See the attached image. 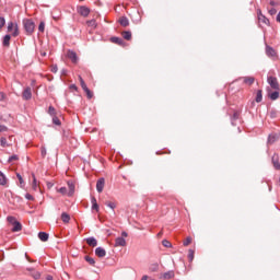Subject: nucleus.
<instances>
[{
	"instance_id": "f704fd0d",
	"label": "nucleus",
	"mask_w": 280,
	"mask_h": 280,
	"mask_svg": "<svg viewBox=\"0 0 280 280\" xmlns=\"http://www.w3.org/2000/svg\"><path fill=\"white\" fill-rule=\"evenodd\" d=\"M57 191L62 196H69V192H67V187H61Z\"/></svg>"
},
{
	"instance_id": "ddd939ff",
	"label": "nucleus",
	"mask_w": 280,
	"mask_h": 280,
	"mask_svg": "<svg viewBox=\"0 0 280 280\" xmlns=\"http://www.w3.org/2000/svg\"><path fill=\"white\" fill-rule=\"evenodd\" d=\"M95 256L96 257H106V249H104L103 247H97L95 249Z\"/></svg>"
},
{
	"instance_id": "0eeeda50",
	"label": "nucleus",
	"mask_w": 280,
	"mask_h": 280,
	"mask_svg": "<svg viewBox=\"0 0 280 280\" xmlns=\"http://www.w3.org/2000/svg\"><path fill=\"white\" fill-rule=\"evenodd\" d=\"M68 58H69V60H71V62H73L74 65L78 62V54H75V51H73V50H69V51H68Z\"/></svg>"
},
{
	"instance_id": "cd10ccee",
	"label": "nucleus",
	"mask_w": 280,
	"mask_h": 280,
	"mask_svg": "<svg viewBox=\"0 0 280 280\" xmlns=\"http://www.w3.org/2000/svg\"><path fill=\"white\" fill-rule=\"evenodd\" d=\"M84 259L88 261V264H90V266H95V259L93 257L85 256Z\"/></svg>"
},
{
	"instance_id": "69168bd1",
	"label": "nucleus",
	"mask_w": 280,
	"mask_h": 280,
	"mask_svg": "<svg viewBox=\"0 0 280 280\" xmlns=\"http://www.w3.org/2000/svg\"><path fill=\"white\" fill-rule=\"evenodd\" d=\"M46 280H54V277L52 276H47Z\"/></svg>"
},
{
	"instance_id": "1a4fd4ad",
	"label": "nucleus",
	"mask_w": 280,
	"mask_h": 280,
	"mask_svg": "<svg viewBox=\"0 0 280 280\" xmlns=\"http://www.w3.org/2000/svg\"><path fill=\"white\" fill-rule=\"evenodd\" d=\"M174 277H176V273L174 272V270H170V271L164 272L162 275L161 279L170 280V279H174Z\"/></svg>"
},
{
	"instance_id": "58836bf2",
	"label": "nucleus",
	"mask_w": 280,
	"mask_h": 280,
	"mask_svg": "<svg viewBox=\"0 0 280 280\" xmlns=\"http://www.w3.org/2000/svg\"><path fill=\"white\" fill-rule=\"evenodd\" d=\"M83 91H84V93H86V96L89 100H91L93 97V92H91V90L89 88Z\"/></svg>"
},
{
	"instance_id": "a211bd4d",
	"label": "nucleus",
	"mask_w": 280,
	"mask_h": 280,
	"mask_svg": "<svg viewBox=\"0 0 280 280\" xmlns=\"http://www.w3.org/2000/svg\"><path fill=\"white\" fill-rule=\"evenodd\" d=\"M243 82H244V84H248L250 86L252 84H255V78H253V77H244L243 78Z\"/></svg>"
},
{
	"instance_id": "6e6552de",
	"label": "nucleus",
	"mask_w": 280,
	"mask_h": 280,
	"mask_svg": "<svg viewBox=\"0 0 280 280\" xmlns=\"http://www.w3.org/2000/svg\"><path fill=\"white\" fill-rule=\"evenodd\" d=\"M68 196L71 198V196H73V194H75V184H73V182L69 180L68 182Z\"/></svg>"
},
{
	"instance_id": "de8ad7c7",
	"label": "nucleus",
	"mask_w": 280,
	"mask_h": 280,
	"mask_svg": "<svg viewBox=\"0 0 280 280\" xmlns=\"http://www.w3.org/2000/svg\"><path fill=\"white\" fill-rule=\"evenodd\" d=\"M5 26V18H0V30Z\"/></svg>"
},
{
	"instance_id": "4d7b16f0",
	"label": "nucleus",
	"mask_w": 280,
	"mask_h": 280,
	"mask_svg": "<svg viewBox=\"0 0 280 280\" xmlns=\"http://www.w3.org/2000/svg\"><path fill=\"white\" fill-rule=\"evenodd\" d=\"M70 90L71 91H78V85L77 84H71Z\"/></svg>"
},
{
	"instance_id": "603ef678",
	"label": "nucleus",
	"mask_w": 280,
	"mask_h": 280,
	"mask_svg": "<svg viewBox=\"0 0 280 280\" xmlns=\"http://www.w3.org/2000/svg\"><path fill=\"white\" fill-rule=\"evenodd\" d=\"M92 211H100V205L93 203L92 205Z\"/></svg>"
},
{
	"instance_id": "a18cd8bd",
	"label": "nucleus",
	"mask_w": 280,
	"mask_h": 280,
	"mask_svg": "<svg viewBox=\"0 0 280 280\" xmlns=\"http://www.w3.org/2000/svg\"><path fill=\"white\" fill-rule=\"evenodd\" d=\"M33 176V189L36 191L38 185L36 184V175H32Z\"/></svg>"
},
{
	"instance_id": "7ed1b4c3",
	"label": "nucleus",
	"mask_w": 280,
	"mask_h": 280,
	"mask_svg": "<svg viewBox=\"0 0 280 280\" xmlns=\"http://www.w3.org/2000/svg\"><path fill=\"white\" fill-rule=\"evenodd\" d=\"M257 16L259 23H262L264 25H270V20H268L266 15L261 14V10H257Z\"/></svg>"
},
{
	"instance_id": "423d86ee",
	"label": "nucleus",
	"mask_w": 280,
	"mask_h": 280,
	"mask_svg": "<svg viewBox=\"0 0 280 280\" xmlns=\"http://www.w3.org/2000/svg\"><path fill=\"white\" fill-rule=\"evenodd\" d=\"M78 12L81 14V16H89V14H91V9L82 5L78 8Z\"/></svg>"
},
{
	"instance_id": "bb28decb",
	"label": "nucleus",
	"mask_w": 280,
	"mask_h": 280,
	"mask_svg": "<svg viewBox=\"0 0 280 280\" xmlns=\"http://www.w3.org/2000/svg\"><path fill=\"white\" fill-rule=\"evenodd\" d=\"M16 178L20 182V187L23 189V187H25V182L23 180V176H21V174H16Z\"/></svg>"
},
{
	"instance_id": "aec40b11",
	"label": "nucleus",
	"mask_w": 280,
	"mask_h": 280,
	"mask_svg": "<svg viewBox=\"0 0 280 280\" xmlns=\"http://www.w3.org/2000/svg\"><path fill=\"white\" fill-rule=\"evenodd\" d=\"M0 185L5 186L8 185V177H5V174L0 171Z\"/></svg>"
},
{
	"instance_id": "e2e57ef3",
	"label": "nucleus",
	"mask_w": 280,
	"mask_h": 280,
	"mask_svg": "<svg viewBox=\"0 0 280 280\" xmlns=\"http://www.w3.org/2000/svg\"><path fill=\"white\" fill-rule=\"evenodd\" d=\"M276 21H277L278 23H280V11H279V13L277 14Z\"/></svg>"
},
{
	"instance_id": "473e14b6",
	"label": "nucleus",
	"mask_w": 280,
	"mask_h": 280,
	"mask_svg": "<svg viewBox=\"0 0 280 280\" xmlns=\"http://www.w3.org/2000/svg\"><path fill=\"white\" fill-rule=\"evenodd\" d=\"M52 124H55V126H61L62 122L58 116H52Z\"/></svg>"
},
{
	"instance_id": "6ab92c4d",
	"label": "nucleus",
	"mask_w": 280,
	"mask_h": 280,
	"mask_svg": "<svg viewBox=\"0 0 280 280\" xmlns=\"http://www.w3.org/2000/svg\"><path fill=\"white\" fill-rule=\"evenodd\" d=\"M121 36H122V38H124L125 40H131V38H132V33H131L130 31H124V32L121 33Z\"/></svg>"
},
{
	"instance_id": "a878e982",
	"label": "nucleus",
	"mask_w": 280,
	"mask_h": 280,
	"mask_svg": "<svg viewBox=\"0 0 280 280\" xmlns=\"http://www.w3.org/2000/svg\"><path fill=\"white\" fill-rule=\"evenodd\" d=\"M0 145L1 148H8L10 144H8V139L4 137L0 138Z\"/></svg>"
},
{
	"instance_id": "7c9ffc66",
	"label": "nucleus",
	"mask_w": 280,
	"mask_h": 280,
	"mask_svg": "<svg viewBox=\"0 0 280 280\" xmlns=\"http://www.w3.org/2000/svg\"><path fill=\"white\" fill-rule=\"evenodd\" d=\"M236 119H240V113L235 112L232 116V126H235Z\"/></svg>"
},
{
	"instance_id": "ea45409f",
	"label": "nucleus",
	"mask_w": 280,
	"mask_h": 280,
	"mask_svg": "<svg viewBox=\"0 0 280 280\" xmlns=\"http://www.w3.org/2000/svg\"><path fill=\"white\" fill-rule=\"evenodd\" d=\"M7 220H8L9 224H12V225L18 222L16 218H14V217H8Z\"/></svg>"
},
{
	"instance_id": "13d9d810",
	"label": "nucleus",
	"mask_w": 280,
	"mask_h": 280,
	"mask_svg": "<svg viewBox=\"0 0 280 280\" xmlns=\"http://www.w3.org/2000/svg\"><path fill=\"white\" fill-rule=\"evenodd\" d=\"M26 200H34V196L26 194L25 195Z\"/></svg>"
},
{
	"instance_id": "052dcab7",
	"label": "nucleus",
	"mask_w": 280,
	"mask_h": 280,
	"mask_svg": "<svg viewBox=\"0 0 280 280\" xmlns=\"http://www.w3.org/2000/svg\"><path fill=\"white\" fill-rule=\"evenodd\" d=\"M5 100V94L3 92H0V102H3Z\"/></svg>"
},
{
	"instance_id": "338daca9",
	"label": "nucleus",
	"mask_w": 280,
	"mask_h": 280,
	"mask_svg": "<svg viewBox=\"0 0 280 280\" xmlns=\"http://www.w3.org/2000/svg\"><path fill=\"white\" fill-rule=\"evenodd\" d=\"M40 56L43 57V58H45V56H47V52H40Z\"/></svg>"
},
{
	"instance_id": "b1692460",
	"label": "nucleus",
	"mask_w": 280,
	"mask_h": 280,
	"mask_svg": "<svg viewBox=\"0 0 280 280\" xmlns=\"http://www.w3.org/2000/svg\"><path fill=\"white\" fill-rule=\"evenodd\" d=\"M110 40L115 43V45H124L121 37H112Z\"/></svg>"
},
{
	"instance_id": "0e129e2a",
	"label": "nucleus",
	"mask_w": 280,
	"mask_h": 280,
	"mask_svg": "<svg viewBox=\"0 0 280 280\" xmlns=\"http://www.w3.org/2000/svg\"><path fill=\"white\" fill-rule=\"evenodd\" d=\"M128 236V232H121V236L120 237H127Z\"/></svg>"
},
{
	"instance_id": "412c9836",
	"label": "nucleus",
	"mask_w": 280,
	"mask_h": 280,
	"mask_svg": "<svg viewBox=\"0 0 280 280\" xmlns=\"http://www.w3.org/2000/svg\"><path fill=\"white\" fill-rule=\"evenodd\" d=\"M11 36L10 35H5L4 37H3V42H2V45H3V47H10V40H11Z\"/></svg>"
},
{
	"instance_id": "37998d69",
	"label": "nucleus",
	"mask_w": 280,
	"mask_h": 280,
	"mask_svg": "<svg viewBox=\"0 0 280 280\" xmlns=\"http://www.w3.org/2000/svg\"><path fill=\"white\" fill-rule=\"evenodd\" d=\"M38 32H45V22H40L38 25Z\"/></svg>"
},
{
	"instance_id": "4c0bfd02",
	"label": "nucleus",
	"mask_w": 280,
	"mask_h": 280,
	"mask_svg": "<svg viewBox=\"0 0 280 280\" xmlns=\"http://www.w3.org/2000/svg\"><path fill=\"white\" fill-rule=\"evenodd\" d=\"M275 141H277V136H275V135H269V137H268V143H275Z\"/></svg>"
},
{
	"instance_id": "9b49d317",
	"label": "nucleus",
	"mask_w": 280,
	"mask_h": 280,
	"mask_svg": "<svg viewBox=\"0 0 280 280\" xmlns=\"http://www.w3.org/2000/svg\"><path fill=\"white\" fill-rule=\"evenodd\" d=\"M266 55L269 56V58H275V56H277V51H275V48L267 46Z\"/></svg>"
},
{
	"instance_id": "20e7f679",
	"label": "nucleus",
	"mask_w": 280,
	"mask_h": 280,
	"mask_svg": "<svg viewBox=\"0 0 280 280\" xmlns=\"http://www.w3.org/2000/svg\"><path fill=\"white\" fill-rule=\"evenodd\" d=\"M104 185H106V179H104L103 177L98 178V180L96 182V190L98 191V194H102V191H104Z\"/></svg>"
},
{
	"instance_id": "e433bc0d",
	"label": "nucleus",
	"mask_w": 280,
	"mask_h": 280,
	"mask_svg": "<svg viewBox=\"0 0 280 280\" xmlns=\"http://www.w3.org/2000/svg\"><path fill=\"white\" fill-rule=\"evenodd\" d=\"M12 36L16 37L19 36V25L15 24L14 28L11 32Z\"/></svg>"
},
{
	"instance_id": "79ce46f5",
	"label": "nucleus",
	"mask_w": 280,
	"mask_h": 280,
	"mask_svg": "<svg viewBox=\"0 0 280 280\" xmlns=\"http://www.w3.org/2000/svg\"><path fill=\"white\" fill-rule=\"evenodd\" d=\"M40 154H42L43 159H45V156H47V149L45 147L40 148Z\"/></svg>"
},
{
	"instance_id": "5fc2aeb1",
	"label": "nucleus",
	"mask_w": 280,
	"mask_h": 280,
	"mask_svg": "<svg viewBox=\"0 0 280 280\" xmlns=\"http://www.w3.org/2000/svg\"><path fill=\"white\" fill-rule=\"evenodd\" d=\"M0 132H8L5 125H0Z\"/></svg>"
},
{
	"instance_id": "8fccbe9b",
	"label": "nucleus",
	"mask_w": 280,
	"mask_h": 280,
	"mask_svg": "<svg viewBox=\"0 0 280 280\" xmlns=\"http://www.w3.org/2000/svg\"><path fill=\"white\" fill-rule=\"evenodd\" d=\"M189 244H191V237H187L185 241H184V246H189Z\"/></svg>"
},
{
	"instance_id": "f8f14e48",
	"label": "nucleus",
	"mask_w": 280,
	"mask_h": 280,
	"mask_svg": "<svg viewBox=\"0 0 280 280\" xmlns=\"http://www.w3.org/2000/svg\"><path fill=\"white\" fill-rule=\"evenodd\" d=\"M118 23H119L122 27H128V25H130V21H129L126 16L119 18Z\"/></svg>"
},
{
	"instance_id": "a19ab883",
	"label": "nucleus",
	"mask_w": 280,
	"mask_h": 280,
	"mask_svg": "<svg viewBox=\"0 0 280 280\" xmlns=\"http://www.w3.org/2000/svg\"><path fill=\"white\" fill-rule=\"evenodd\" d=\"M14 27H16V25H14L13 22L8 23V32H12L14 30Z\"/></svg>"
},
{
	"instance_id": "bf43d9fd",
	"label": "nucleus",
	"mask_w": 280,
	"mask_h": 280,
	"mask_svg": "<svg viewBox=\"0 0 280 280\" xmlns=\"http://www.w3.org/2000/svg\"><path fill=\"white\" fill-rule=\"evenodd\" d=\"M151 270L152 272H156L159 270V265L158 264L153 265V268Z\"/></svg>"
},
{
	"instance_id": "5701e85b",
	"label": "nucleus",
	"mask_w": 280,
	"mask_h": 280,
	"mask_svg": "<svg viewBox=\"0 0 280 280\" xmlns=\"http://www.w3.org/2000/svg\"><path fill=\"white\" fill-rule=\"evenodd\" d=\"M31 272L33 279H40V273L34 269H27Z\"/></svg>"
},
{
	"instance_id": "864d4df0",
	"label": "nucleus",
	"mask_w": 280,
	"mask_h": 280,
	"mask_svg": "<svg viewBox=\"0 0 280 280\" xmlns=\"http://www.w3.org/2000/svg\"><path fill=\"white\" fill-rule=\"evenodd\" d=\"M269 14H270L271 16H275V14H277V9L271 8V9L269 10Z\"/></svg>"
},
{
	"instance_id": "c03bdc74",
	"label": "nucleus",
	"mask_w": 280,
	"mask_h": 280,
	"mask_svg": "<svg viewBox=\"0 0 280 280\" xmlns=\"http://www.w3.org/2000/svg\"><path fill=\"white\" fill-rule=\"evenodd\" d=\"M12 161H19V155H11L8 160V163H12Z\"/></svg>"
},
{
	"instance_id": "393cba45",
	"label": "nucleus",
	"mask_w": 280,
	"mask_h": 280,
	"mask_svg": "<svg viewBox=\"0 0 280 280\" xmlns=\"http://www.w3.org/2000/svg\"><path fill=\"white\" fill-rule=\"evenodd\" d=\"M79 82H80L81 88H82L83 91L89 89V86H86V83L84 82V79H82V75H79Z\"/></svg>"
},
{
	"instance_id": "49530a36",
	"label": "nucleus",
	"mask_w": 280,
	"mask_h": 280,
	"mask_svg": "<svg viewBox=\"0 0 280 280\" xmlns=\"http://www.w3.org/2000/svg\"><path fill=\"white\" fill-rule=\"evenodd\" d=\"M106 206L109 207V209H115L117 205L113 201L106 202Z\"/></svg>"
},
{
	"instance_id": "39448f33",
	"label": "nucleus",
	"mask_w": 280,
	"mask_h": 280,
	"mask_svg": "<svg viewBox=\"0 0 280 280\" xmlns=\"http://www.w3.org/2000/svg\"><path fill=\"white\" fill-rule=\"evenodd\" d=\"M22 97L23 100H25L26 102L32 100V88L27 86L23 93H22Z\"/></svg>"
},
{
	"instance_id": "c9c22d12",
	"label": "nucleus",
	"mask_w": 280,
	"mask_h": 280,
	"mask_svg": "<svg viewBox=\"0 0 280 280\" xmlns=\"http://www.w3.org/2000/svg\"><path fill=\"white\" fill-rule=\"evenodd\" d=\"M12 36L16 37L19 36V25L15 24L14 28L11 32Z\"/></svg>"
},
{
	"instance_id": "4468645a",
	"label": "nucleus",
	"mask_w": 280,
	"mask_h": 280,
	"mask_svg": "<svg viewBox=\"0 0 280 280\" xmlns=\"http://www.w3.org/2000/svg\"><path fill=\"white\" fill-rule=\"evenodd\" d=\"M115 246L119 247V246H126V238L119 236L115 240Z\"/></svg>"
},
{
	"instance_id": "f3484780",
	"label": "nucleus",
	"mask_w": 280,
	"mask_h": 280,
	"mask_svg": "<svg viewBox=\"0 0 280 280\" xmlns=\"http://www.w3.org/2000/svg\"><path fill=\"white\" fill-rule=\"evenodd\" d=\"M61 220L65 224H69V222L71 221V217L69 215V213L62 212L61 213Z\"/></svg>"
},
{
	"instance_id": "09e8293b",
	"label": "nucleus",
	"mask_w": 280,
	"mask_h": 280,
	"mask_svg": "<svg viewBox=\"0 0 280 280\" xmlns=\"http://www.w3.org/2000/svg\"><path fill=\"white\" fill-rule=\"evenodd\" d=\"M188 259H189V261H194V250H191V249H189Z\"/></svg>"
},
{
	"instance_id": "6e6d98bb",
	"label": "nucleus",
	"mask_w": 280,
	"mask_h": 280,
	"mask_svg": "<svg viewBox=\"0 0 280 280\" xmlns=\"http://www.w3.org/2000/svg\"><path fill=\"white\" fill-rule=\"evenodd\" d=\"M51 72L52 73H58V66H52L51 67Z\"/></svg>"
},
{
	"instance_id": "2f4dec72",
	"label": "nucleus",
	"mask_w": 280,
	"mask_h": 280,
	"mask_svg": "<svg viewBox=\"0 0 280 280\" xmlns=\"http://www.w3.org/2000/svg\"><path fill=\"white\" fill-rule=\"evenodd\" d=\"M270 100H279V92L275 91L271 94H269Z\"/></svg>"
},
{
	"instance_id": "680f3d73",
	"label": "nucleus",
	"mask_w": 280,
	"mask_h": 280,
	"mask_svg": "<svg viewBox=\"0 0 280 280\" xmlns=\"http://www.w3.org/2000/svg\"><path fill=\"white\" fill-rule=\"evenodd\" d=\"M91 202H92V205H97V199L95 197H92Z\"/></svg>"
},
{
	"instance_id": "c85d7f7f",
	"label": "nucleus",
	"mask_w": 280,
	"mask_h": 280,
	"mask_svg": "<svg viewBox=\"0 0 280 280\" xmlns=\"http://www.w3.org/2000/svg\"><path fill=\"white\" fill-rule=\"evenodd\" d=\"M48 115H50V117H56V108L54 106L48 107Z\"/></svg>"
},
{
	"instance_id": "3c124183",
	"label": "nucleus",
	"mask_w": 280,
	"mask_h": 280,
	"mask_svg": "<svg viewBox=\"0 0 280 280\" xmlns=\"http://www.w3.org/2000/svg\"><path fill=\"white\" fill-rule=\"evenodd\" d=\"M272 161H273V166L276 170H280V164L278 161H275V158H272Z\"/></svg>"
},
{
	"instance_id": "72a5a7b5",
	"label": "nucleus",
	"mask_w": 280,
	"mask_h": 280,
	"mask_svg": "<svg viewBox=\"0 0 280 280\" xmlns=\"http://www.w3.org/2000/svg\"><path fill=\"white\" fill-rule=\"evenodd\" d=\"M162 246H164V248H172V243L167 240H163Z\"/></svg>"
},
{
	"instance_id": "c756f323",
	"label": "nucleus",
	"mask_w": 280,
	"mask_h": 280,
	"mask_svg": "<svg viewBox=\"0 0 280 280\" xmlns=\"http://www.w3.org/2000/svg\"><path fill=\"white\" fill-rule=\"evenodd\" d=\"M261 100H264V96L261 94V90H258L256 93V102L259 103Z\"/></svg>"
},
{
	"instance_id": "f03ea898",
	"label": "nucleus",
	"mask_w": 280,
	"mask_h": 280,
	"mask_svg": "<svg viewBox=\"0 0 280 280\" xmlns=\"http://www.w3.org/2000/svg\"><path fill=\"white\" fill-rule=\"evenodd\" d=\"M267 82L271 86V89H273V91H279V81L276 77H268Z\"/></svg>"
},
{
	"instance_id": "2eb2a0df",
	"label": "nucleus",
	"mask_w": 280,
	"mask_h": 280,
	"mask_svg": "<svg viewBox=\"0 0 280 280\" xmlns=\"http://www.w3.org/2000/svg\"><path fill=\"white\" fill-rule=\"evenodd\" d=\"M38 238L40 242H47L49 240V234L47 232H39Z\"/></svg>"
},
{
	"instance_id": "f257e3e1",
	"label": "nucleus",
	"mask_w": 280,
	"mask_h": 280,
	"mask_svg": "<svg viewBox=\"0 0 280 280\" xmlns=\"http://www.w3.org/2000/svg\"><path fill=\"white\" fill-rule=\"evenodd\" d=\"M23 27L27 34V36H32L34 34V30L36 27V24H34V21L30 19H24L23 20Z\"/></svg>"
},
{
	"instance_id": "4be33fe9",
	"label": "nucleus",
	"mask_w": 280,
	"mask_h": 280,
	"mask_svg": "<svg viewBox=\"0 0 280 280\" xmlns=\"http://www.w3.org/2000/svg\"><path fill=\"white\" fill-rule=\"evenodd\" d=\"M88 27H91L92 30H95L97 27V21L95 20H90L86 22Z\"/></svg>"
},
{
	"instance_id": "dca6fc26",
	"label": "nucleus",
	"mask_w": 280,
	"mask_h": 280,
	"mask_svg": "<svg viewBox=\"0 0 280 280\" xmlns=\"http://www.w3.org/2000/svg\"><path fill=\"white\" fill-rule=\"evenodd\" d=\"M86 244H89L92 247L97 246V240L95 237H88L85 238Z\"/></svg>"
},
{
	"instance_id": "774afa93",
	"label": "nucleus",
	"mask_w": 280,
	"mask_h": 280,
	"mask_svg": "<svg viewBox=\"0 0 280 280\" xmlns=\"http://www.w3.org/2000/svg\"><path fill=\"white\" fill-rule=\"evenodd\" d=\"M141 280H148V276H143Z\"/></svg>"
},
{
	"instance_id": "9d476101",
	"label": "nucleus",
	"mask_w": 280,
	"mask_h": 280,
	"mask_svg": "<svg viewBox=\"0 0 280 280\" xmlns=\"http://www.w3.org/2000/svg\"><path fill=\"white\" fill-rule=\"evenodd\" d=\"M12 226H13L12 228L13 233H19V231L23 230V225L19 221H15V223H13Z\"/></svg>"
}]
</instances>
